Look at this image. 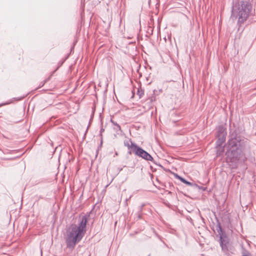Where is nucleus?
<instances>
[{
  "label": "nucleus",
  "instance_id": "nucleus-15",
  "mask_svg": "<svg viewBox=\"0 0 256 256\" xmlns=\"http://www.w3.org/2000/svg\"><path fill=\"white\" fill-rule=\"evenodd\" d=\"M28 108L29 109L30 108V104L28 105Z\"/></svg>",
  "mask_w": 256,
  "mask_h": 256
},
{
  "label": "nucleus",
  "instance_id": "nucleus-10",
  "mask_svg": "<svg viewBox=\"0 0 256 256\" xmlns=\"http://www.w3.org/2000/svg\"><path fill=\"white\" fill-rule=\"evenodd\" d=\"M137 94L138 95L139 98H141L144 95V91L141 88H138L137 91Z\"/></svg>",
  "mask_w": 256,
  "mask_h": 256
},
{
  "label": "nucleus",
  "instance_id": "nucleus-8",
  "mask_svg": "<svg viewBox=\"0 0 256 256\" xmlns=\"http://www.w3.org/2000/svg\"><path fill=\"white\" fill-rule=\"evenodd\" d=\"M222 144H220V142H218V144L216 142V148H217L216 154L218 156H220L224 152V148L221 146Z\"/></svg>",
  "mask_w": 256,
  "mask_h": 256
},
{
  "label": "nucleus",
  "instance_id": "nucleus-7",
  "mask_svg": "<svg viewBox=\"0 0 256 256\" xmlns=\"http://www.w3.org/2000/svg\"><path fill=\"white\" fill-rule=\"evenodd\" d=\"M126 147L128 148V150H128V154H132V152L134 153V152H136V150L138 148V146H137L136 144H134V142H130V144L128 146H126Z\"/></svg>",
  "mask_w": 256,
  "mask_h": 256
},
{
  "label": "nucleus",
  "instance_id": "nucleus-6",
  "mask_svg": "<svg viewBox=\"0 0 256 256\" xmlns=\"http://www.w3.org/2000/svg\"><path fill=\"white\" fill-rule=\"evenodd\" d=\"M226 132L225 128L222 126H219L218 128V132L216 136L218 138L217 143L220 142L222 144L226 140Z\"/></svg>",
  "mask_w": 256,
  "mask_h": 256
},
{
  "label": "nucleus",
  "instance_id": "nucleus-3",
  "mask_svg": "<svg viewBox=\"0 0 256 256\" xmlns=\"http://www.w3.org/2000/svg\"><path fill=\"white\" fill-rule=\"evenodd\" d=\"M232 161L244 160L246 159L243 152V146L236 138H232L228 142Z\"/></svg>",
  "mask_w": 256,
  "mask_h": 256
},
{
  "label": "nucleus",
  "instance_id": "nucleus-14",
  "mask_svg": "<svg viewBox=\"0 0 256 256\" xmlns=\"http://www.w3.org/2000/svg\"><path fill=\"white\" fill-rule=\"evenodd\" d=\"M24 98V96H22V97H20V98H18V99H16V100H22V98Z\"/></svg>",
  "mask_w": 256,
  "mask_h": 256
},
{
  "label": "nucleus",
  "instance_id": "nucleus-5",
  "mask_svg": "<svg viewBox=\"0 0 256 256\" xmlns=\"http://www.w3.org/2000/svg\"><path fill=\"white\" fill-rule=\"evenodd\" d=\"M134 154L136 156L140 157L146 160L152 161L153 160V158L150 154L148 152L138 146L136 150V152Z\"/></svg>",
  "mask_w": 256,
  "mask_h": 256
},
{
  "label": "nucleus",
  "instance_id": "nucleus-2",
  "mask_svg": "<svg viewBox=\"0 0 256 256\" xmlns=\"http://www.w3.org/2000/svg\"><path fill=\"white\" fill-rule=\"evenodd\" d=\"M236 14L234 16L238 18V25L240 27L242 24L246 22L248 18L255 15V10H253L252 5L248 2H242L240 6L238 7L236 11Z\"/></svg>",
  "mask_w": 256,
  "mask_h": 256
},
{
  "label": "nucleus",
  "instance_id": "nucleus-1",
  "mask_svg": "<svg viewBox=\"0 0 256 256\" xmlns=\"http://www.w3.org/2000/svg\"><path fill=\"white\" fill-rule=\"evenodd\" d=\"M88 218L82 216L78 224H72L66 232V242L68 248H74L76 244L80 242L84 236L86 230Z\"/></svg>",
  "mask_w": 256,
  "mask_h": 256
},
{
  "label": "nucleus",
  "instance_id": "nucleus-9",
  "mask_svg": "<svg viewBox=\"0 0 256 256\" xmlns=\"http://www.w3.org/2000/svg\"><path fill=\"white\" fill-rule=\"evenodd\" d=\"M110 122H112V124L114 125L115 126L116 128H114L116 131H118V130L121 131V128H120V126L116 122H114L112 120H110Z\"/></svg>",
  "mask_w": 256,
  "mask_h": 256
},
{
  "label": "nucleus",
  "instance_id": "nucleus-13",
  "mask_svg": "<svg viewBox=\"0 0 256 256\" xmlns=\"http://www.w3.org/2000/svg\"><path fill=\"white\" fill-rule=\"evenodd\" d=\"M242 256H252L251 254L248 251L244 250L242 252Z\"/></svg>",
  "mask_w": 256,
  "mask_h": 256
},
{
  "label": "nucleus",
  "instance_id": "nucleus-11",
  "mask_svg": "<svg viewBox=\"0 0 256 256\" xmlns=\"http://www.w3.org/2000/svg\"><path fill=\"white\" fill-rule=\"evenodd\" d=\"M130 142H132L130 138H126L124 141V144L125 146H128L130 144Z\"/></svg>",
  "mask_w": 256,
  "mask_h": 256
},
{
  "label": "nucleus",
  "instance_id": "nucleus-12",
  "mask_svg": "<svg viewBox=\"0 0 256 256\" xmlns=\"http://www.w3.org/2000/svg\"><path fill=\"white\" fill-rule=\"evenodd\" d=\"M176 178H178L179 180H180L184 183V184H190V182L186 181L185 179H184V178L178 176V175H176Z\"/></svg>",
  "mask_w": 256,
  "mask_h": 256
},
{
  "label": "nucleus",
  "instance_id": "nucleus-4",
  "mask_svg": "<svg viewBox=\"0 0 256 256\" xmlns=\"http://www.w3.org/2000/svg\"><path fill=\"white\" fill-rule=\"evenodd\" d=\"M217 232L220 236L219 243L222 250L226 254H229L230 252L234 250L232 242L222 229L220 224L218 226Z\"/></svg>",
  "mask_w": 256,
  "mask_h": 256
}]
</instances>
